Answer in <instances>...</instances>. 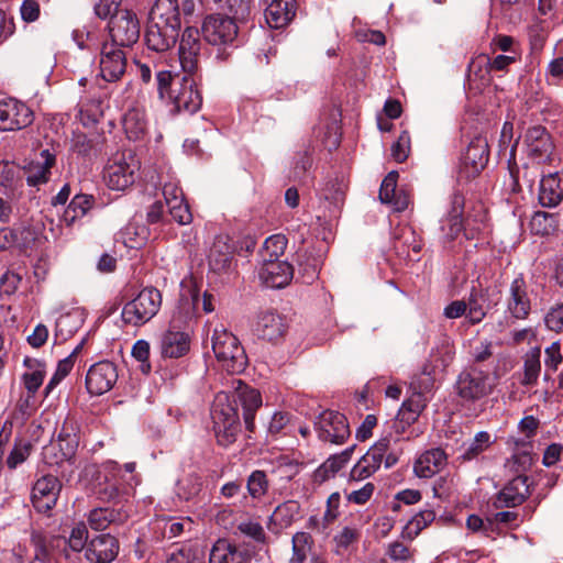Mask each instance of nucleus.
<instances>
[{
    "instance_id": "f257e3e1",
    "label": "nucleus",
    "mask_w": 563,
    "mask_h": 563,
    "mask_svg": "<svg viewBox=\"0 0 563 563\" xmlns=\"http://www.w3.org/2000/svg\"><path fill=\"white\" fill-rule=\"evenodd\" d=\"M212 351L220 366L231 374L243 372L247 356L239 339L224 328H216L212 334Z\"/></svg>"
},
{
    "instance_id": "f03ea898",
    "label": "nucleus",
    "mask_w": 563,
    "mask_h": 563,
    "mask_svg": "<svg viewBox=\"0 0 563 563\" xmlns=\"http://www.w3.org/2000/svg\"><path fill=\"white\" fill-rule=\"evenodd\" d=\"M211 418L218 443L224 446L233 443L240 431V422L236 407L227 393L217 395L211 409Z\"/></svg>"
},
{
    "instance_id": "7ed1b4c3",
    "label": "nucleus",
    "mask_w": 563,
    "mask_h": 563,
    "mask_svg": "<svg viewBox=\"0 0 563 563\" xmlns=\"http://www.w3.org/2000/svg\"><path fill=\"white\" fill-rule=\"evenodd\" d=\"M162 306V295L154 287L142 289L137 296L125 303L122 319L125 323L140 327L153 319Z\"/></svg>"
},
{
    "instance_id": "20e7f679",
    "label": "nucleus",
    "mask_w": 563,
    "mask_h": 563,
    "mask_svg": "<svg viewBox=\"0 0 563 563\" xmlns=\"http://www.w3.org/2000/svg\"><path fill=\"white\" fill-rule=\"evenodd\" d=\"M139 167L131 152L117 153L106 166L103 179L109 188L124 190L134 183Z\"/></svg>"
},
{
    "instance_id": "39448f33",
    "label": "nucleus",
    "mask_w": 563,
    "mask_h": 563,
    "mask_svg": "<svg viewBox=\"0 0 563 563\" xmlns=\"http://www.w3.org/2000/svg\"><path fill=\"white\" fill-rule=\"evenodd\" d=\"M108 24L111 43L118 47H129L140 37V22L136 14L130 10L113 11Z\"/></svg>"
},
{
    "instance_id": "423d86ee",
    "label": "nucleus",
    "mask_w": 563,
    "mask_h": 563,
    "mask_svg": "<svg viewBox=\"0 0 563 563\" xmlns=\"http://www.w3.org/2000/svg\"><path fill=\"white\" fill-rule=\"evenodd\" d=\"M168 100L173 103L176 112H197L202 104V97L198 89L196 76H184L174 84L168 91Z\"/></svg>"
},
{
    "instance_id": "0eeeda50",
    "label": "nucleus",
    "mask_w": 563,
    "mask_h": 563,
    "mask_svg": "<svg viewBox=\"0 0 563 563\" xmlns=\"http://www.w3.org/2000/svg\"><path fill=\"white\" fill-rule=\"evenodd\" d=\"M488 143L484 136H475L464 153L460 167L459 179L472 180L479 175L488 162Z\"/></svg>"
},
{
    "instance_id": "6e6552de",
    "label": "nucleus",
    "mask_w": 563,
    "mask_h": 563,
    "mask_svg": "<svg viewBox=\"0 0 563 563\" xmlns=\"http://www.w3.org/2000/svg\"><path fill=\"white\" fill-rule=\"evenodd\" d=\"M493 389L488 374L477 367L462 372L456 380V393L465 401H476Z\"/></svg>"
},
{
    "instance_id": "1a4fd4ad",
    "label": "nucleus",
    "mask_w": 563,
    "mask_h": 563,
    "mask_svg": "<svg viewBox=\"0 0 563 563\" xmlns=\"http://www.w3.org/2000/svg\"><path fill=\"white\" fill-rule=\"evenodd\" d=\"M201 32L209 44L228 45L236 38L238 25L229 16L220 13L209 14L202 21Z\"/></svg>"
},
{
    "instance_id": "9d476101",
    "label": "nucleus",
    "mask_w": 563,
    "mask_h": 563,
    "mask_svg": "<svg viewBox=\"0 0 563 563\" xmlns=\"http://www.w3.org/2000/svg\"><path fill=\"white\" fill-rule=\"evenodd\" d=\"M33 121L34 113L25 103L12 98L0 101V131L23 130Z\"/></svg>"
},
{
    "instance_id": "9b49d317",
    "label": "nucleus",
    "mask_w": 563,
    "mask_h": 563,
    "mask_svg": "<svg viewBox=\"0 0 563 563\" xmlns=\"http://www.w3.org/2000/svg\"><path fill=\"white\" fill-rule=\"evenodd\" d=\"M454 357V345L449 338L441 339L434 347H432L429 360L422 366L421 378L423 386L421 389L431 390L433 387V375L438 369H444L451 364Z\"/></svg>"
},
{
    "instance_id": "f8f14e48",
    "label": "nucleus",
    "mask_w": 563,
    "mask_h": 563,
    "mask_svg": "<svg viewBox=\"0 0 563 563\" xmlns=\"http://www.w3.org/2000/svg\"><path fill=\"white\" fill-rule=\"evenodd\" d=\"M317 430L322 441L335 444L343 443L350 435V428L344 415L327 410L318 419Z\"/></svg>"
},
{
    "instance_id": "ddd939ff",
    "label": "nucleus",
    "mask_w": 563,
    "mask_h": 563,
    "mask_svg": "<svg viewBox=\"0 0 563 563\" xmlns=\"http://www.w3.org/2000/svg\"><path fill=\"white\" fill-rule=\"evenodd\" d=\"M118 380L115 365L109 361L93 364L86 375V387L91 395H102L109 391Z\"/></svg>"
},
{
    "instance_id": "4468645a",
    "label": "nucleus",
    "mask_w": 563,
    "mask_h": 563,
    "mask_svg": "<svg viewBox=\"0 0 563 563\" xmlns=\"http://www.w3.org/2000/svg\"><path fill=\"white\" fill-rule=\"evenodd\" d=\"M525 143L529 157L538 163L549 161L554 150L551 135L542 125L529 128L525 135Z\"/></svg>"
},
{
    "instance_id": "2eb2a0df",
    "label": "nucleus",
    "mask_w": 563,
    "mask_h": 563,
    "mask_svg": "<svg viewBox=\"0 0 563 563\" xmlns=\"http://www.w3.org/2000/svg\"><path fill=\"white\" fill-rule=\"evenodd\" d=\"M506 302L511 317L518 320L528 318L531 311V300L528 295V285L521 275L511 282Z\"/></svg>"
},
{
    "instance_id": "dca6fc26",
    "label": "nucleus",
    "mask_w": 563,
    "mask_h": 563,
    "mask_svg": "<svg viewBox=\"0 0 563 563\" xmlns=\"http://www.w3.org/2000/svg\"><path fill=\"white\" fill-rule=\"evenodd\" d=\"M60 490V484L56 476L45 475L38 478L32 489L33 506L40 512L51 510L56 501Z\"/></svg>"
},
{
    "instance_id": "f3484780",
    "label": "nucleus",
    "mask_w": 563,
    "mask_h": 563,
    "mask_svg": "<svg viewBox=\"0 0 563 563\" xmlns=\"http://www.w3.org/2000/svg\"><path fill=\"white\" fill-rule=\"evenodd\" d=\"M258 277L266 287L284 288L294 277V267L286 261L268 260L262 263Z\"/></svg>"
},
{
    "instance_id": "a211bd4d",
    "label": "nucleus",
    "mask_w": 563,
    "mask_h": 563,
    "mask_svg": "<svg viewBox=\"0 0 563 563\" xmlns=\"http://www.w3.org/2000/svg\"><path fill=\"white\" fill-rule=\"evenodd\" d=\"M126 58L121 47L104 43L101 48L100 70L107 81H115L125 71Z\"/></svg>"
},
{
    "instance_id": "6ab92c4d",
    "label": "nucleus",
    "mask_w": 563,
    "mask_h": 563,
    "mask_svg": "<svg viewBox=\"0 0 563 563\" xmlns=\"http://www.w3.org/2000/svg\"><path fill=\"white\" fill-rule=\"evenodd\" d=\"M234 246L229 234L216 235L208 256L210 268L218 273H227L231 269Z\"/></svg>"
},
{
    "instance_id": "aec40b11",
    "label": "nucleus",
    "mask_w": 563,
    "mask_h": 563,
    "mask_svg": "<svg viewBox=\"0 0 563 563\" xmlns=\"http://www.w3.org/2000/svg\"><path fill=\"white\" fill-rule=\"evenodd\" d=\"M119 553V542L110 534H100L86 548V558L91 563H110Z\"/></svg>"
},
{
    "instance_id": "412c9836",
    "label": "nucleus",
    "mask_w": 563,
    "mask_h": 563,
    "mask_svg": "<svg viewBox=\"0 0 563 563\" xmlns=\"http://www.w3.org/2000/svg\"><path fill=\"white\" fill-rule=\"evenodd\" d=\"M288 329L284 316L274 310H265L258 314L256 330L264 340L276 342L284 338Z\"/></svg>"
},
{
    "instance_id": "4be33fe9",
    "label": "nucleus",
    "mask_w": 563,
    "mask_h": 563,
    "mask_svg": "<svg viewBox=\"0 0 563 563\" xmlns=\"http://www.w3.org/2000/svg\"><path fill=\"white\" fill-rule=\"evenodd\" d=\"M179 31L175 27L148 21L145 33L147 47L159 53L170 49L176 44Z\"/></svg>"
},
{
    "instance_id": "5701e85b",
    "label": "nucleus",
    "mask_w": 563,
    "mask_h": 563,
    "mask_svg": "<svg viewBox=\"0 0 563 563\" xmlns=\"http://www.w3.org/2000/svg\"><path fill=\"white\" fill-rule=\"evenodd\" d=\"M530 495L529 477L517 475L498 493L497 501L504 507L521 505Z\"/></svg>"
},
{
    "instance_id": "b1692460",
    "label": "nucleus",
    "mask_w": 563,
    "mask_h": 563,
    "mask_svg": "<svg viewBox=\"0 0 563 563\" xmlns=\"http://www.w3.org/2000/svg\"><path fill=\"white\" fill-rule=\"evenodd\" d=\"M235 397L236 398L233 402L239 401L241 404L246 429L250 432H253L254 416L256 410L262 406V396L258 390L244 385L241 380H238Z\"/></svg>"
},
{
    "instance_id": "393cba45",
    "label": "nucleus",
    "mask_w": 563,
    "mask_h": 563,
    "mask_svg": "<svg viewBox=\"0 0 563 563\" xmlns=\"http://www.w3.org/2000/svg\"><path fill=\"white\" fill-rule=\"evenodd\" d=\"M448 463V455L441 448L422 453L415 462L413 471L417 476L430 478L439 473Z\"/></svg>"
},
{
    "instance_id": "a878e982",
    "label": "nucleus",
    "mask_w": 563,
    "mask_h": 563,
    "mask_svg": "<svg viewBox=\"0 0 563 563\" xmlns=\"http://www.w3.org/2000/svg\"><path fill=\"white\" fill-rule=\"evenodd\" d=\"M148 21L180 30L181 20L178 1L156 0L151 9Z\"/></svg>"
},
{
    "instance_id": "bb28decb",
    "label": "nucleus",
    "mask_w": 563,
    "mask_h": 563,
    "mask_svg": "<svg viewBox=\"0 0 563 563\" xmlns=\"http://www.w3.org/2000/svg\"><path fill=\"white\" fill-rule=\"evenodd\" d=\"M55 162L56 157L49 150H42L38 157L31 162L25 170L27 185L40 186L47 183Z\"/></svg>"
},
{
    "instance_id": "cd10ccee",
    "label": "nucleus",
    "mask_w": 563,
    "mask_h": 563,
    "mask_svg": "<svg viewBox=\"0 0 563 563\" xmlns=\"http://www.w3.org/2000/svg\"><path fill=\"white\" fill-rule=\"evenodd\" d=\"M291 543L292 555L288 563H323L314 551L313 539L308 532H296Z\"/></svg>"
},
{
    "instance_id": "c85d7f7f",
    "label": "nucleus",
    "mask_w": 563,
    "mask_h": 563,
    "mask_svg": "<svg viewBox=\"0 0 563 563\" xmlns=\"http://www.w3.org/2000/svg\"><path fill=\"white\" fill-rule=\"evenodd\" d=\"M397 172L388 173L382 183L379 199L383 203L390 205L395 211H402L409 205V196L404 191L397 190Z\"/></svg>"
},
{
    "instance_id": "c756f323",
    "label": "nucleus",
    "mask_w": 563,
    "mask_h": 563,
    "mask_svg": "<svg viewBox=\"0 0 563 563\" xmlns=\"http://www.w3.org/2000/svg\"><path fill=\"white\" fill-rule=\"evenodd\" d=\"M411 386L417 391L402 404L397 415L398 420L407 424L415 422L427 405L423 394L428 390L421 389L423 378L420 377L418 382H412Z\"/></svg>"
},
{
    "instance_id": "7c9ffc66",
    "label": "nucleus",
    "mask_w": 563,
    "mask_h": 563,
    "mask_svg": "<svg viewBox=\"0 0 563 563\" xmlns=\"http://www.w3.org/2000/svg\"><path fill=\"white\" fill-rule=\"evenodd\" d=\"M251 555L227 540H218L210 552L209 563H250Z\"/></svg>"
},
{
    "instance_id": "2f4dec72",
    "label": "nucleus",
    "mask_w": 563,
    "mask_h": 563,
    "mask_svg": "<svg viewBox=\"0 0 563 563\" xmlns=\"http://www.w3.org/2000/svg\"><path fill=\"white\" fill-rule=\"evenodd\" d=\"M296 14V0H273L265 10V19L272 29L286 26Z\"/></svg>"
},
{
    "instance_id": "473e14b6",
    "label": "nucleus",
    "mask_w": 563,
    "mask_h": 563,
    "mask_svg": "<svg viewBox=\"0 0 563 563\" xmlns=\"http://www.w3.org/2000/svg\"><path fill=\"white\" fill-rule=\"evenodd\" d=\"M563 199V179L559 173L544 176L540 181L539 200L544 207H555Z\"/></svg>"
},
{
    "instance_id": "72a5a7b5",
    "label": "nucleus",
    "mask_w": 563,
    "mask_h": 563,
    "mask_svg": "<svg viewBox=\"0 0 563 563\" xmlns=\"http://www.w3.org/2000/svg\"><path fill=\"white\" fill-rule=\"evenodd\" d=\"M161 351L165 357H181L189 351V338L180 331H166L161 339Z\"/></svg>"
},
{
    "instance_id": "f704fd0d",
    "label": "nucleus",
    "mask_w": 563,
    "mask_h": 563,
    "mask_svg": "<svg viewBox=\"0 0 563 563\" xmlns=\"http://www.w3.org/2000/svg\"><path fill=\"white\" fill-rule=\"evenodd\" d=\"M466 305L468 311L466 317L470 319L471 323L475 324L481 322L490 308L488 291L483 288L477 289L473 287Z\"/></svg>"
},
{
    "instance_id": "c9c22d12",
    "label": "nucleus",
    "mask_w": 563,
    "mask_h": 563,
    "mask_svg": "<svg viewBox=\"0 0 563 563\" xmlns=\"http://www.w3.org/2000/svg\"><path fill=\"white\" fill-rule=\"evenodd\" d=\"M354 446H351L340 454L330 456L323 464H321L313 473L316 483H323L330 477L334 476L351 459Z\"/></svg>"
},
{
    "instance_id": "e433bc0d",
    "label": "nucleus",
    "mask_w": 563,
    "mask_h": 563,
    "mask_svg": "<svg viewBox=\"0 0 563 563\" xmlns=\"http://www.w3.org/2000/svg\"><path fill=\"white\" fill-rule=\"evenodd\" d=\"M495 438L487 431L477 432L474 438L463 443L462 461H472L486 452L494 443Z\"/></svg>"
},
{
    "instance_id": "4c0bfd02",
    "label": "nucleus",
    "mask_w": 563,
    "mask_h": 563,
    "mask_svg": "<svg viewBox=\"0 0 563 563\" xmlns=\"http://www.w3.org/2000/svg\"><path fill=\"white\" fill-rule=\"evenodd\" d=\"M125 519L124 512L111 508H96L88 516L89 526L93 530H104L111 523H122Z\"/></svg>"
},
{
    "instance_id": "58836bf2",
    "label": "nucleus",
    "mask_w": 563,
    "mask_h": 563,
    "mask_svg": "<svg viewBox=\"0 0 563 563\" xmlns=\"http://www.w3.org/2000/svg\"><path fill=\"white\" fill-rule=\"evenodd\" d=\"M24 365L30 369L22 375V380L29 395L33 396L42 386L45 377L44 365L40 364L36 360L26 357Z\"/></svg>"
},
{
    "instance_id": "ea45409f",
    "label": "nucleus",
    "mask_w": 563,
    "mask_h": 563,
    "mask_svg": "<svg viewBox=\"0 0 563 563\" xmlns=\"http://www.w3.org/2000/svg\"><path fill=\"white\" fill-rule=\"evenodd\" d=\"M123 128L129 139L140 140L147 129L144 113L137 109L129 110L123 118Z\"/></svg>"
},
{
    "instance_id": "a19ab883",
    "label": "nucleus",
    "mask_w": 563,
    "mask_h": 563,
    "mask_svg": "<svg viewBox=\"0 0 563 563\" xmlns=\"http://www.w3.org/2000/svg\"><path fill=\"white\" fill-rule=\"evenodd\" d=\"M299 512L300 505L295 500H288L276 507L271 519L276 526L287 528L299 518Z\"/></svg>"
},
{
    "instance_id": "79ce46f5",
    "label": "nucleus",
    "mask_w": 563,
    "mask_h": 563,
    "mask_svg": "<svg viewBox=\"0 0 563 563\" xmlns=\"http://www.w3.org/2000/svg\"><path fill=\"white\" fill-rule=\"evenodd\" d=\"M435 518L431 509H424L413 516L401 531V537L412 541L424 528H427Z\"/></svg>"
},
{
    "instance_id": "37998d69",
    "label": "nucleus",
    "mask_w": 563,
    "mask_h": 563,
    "mask_svg": "<svg viewBox=\"0 0 563 563\" xmlns=\"http://www.w3.org/2000/svg\"><path fill=\"white\" fill-rule=\"evenodd\" d=\"M53 443L57 445L60 459L69 461L75 455L78 446V438L76 433H74L73 426L68 427L65 423L58 434L57 441Z\"/></svg>"
},
{
    "instance_id": "c03bdc74",
    "label": "nucleus",
    "mask_w": 563,
    "mask_h": 563,
    "mask_svg": "<svg viewBox=\"0 0 563 563\" xmlns=\"http://www.w3.org/2000/svg\"><path fill=\"white\" fill-rule=\"evenodd\" d=\"M533 464V455L528 445L518 448L516 452L506 461L505 467L518 475L527 472Z\"/></svg>"
},
{
    "instance_id": "a18cd8bd",
    "label": "nucleus",
    "mask_w": 563,
    "mask_h": 563,
    "mask_svg": "<svg viewBox=\"0 0 563 563\" xmlns=\"http://www.w3.org/2000/svg\"><path fill=\"white\" fill-rule=\"evenodd\" d=\"M93 198L89 195H76L64 213V220L70 224L76 219L84 217L92 207Z\"/></svg>"
},
{
    "instance_id": "49530a36",
    "label": "nucleus",
    "mask_w": 563,
    "mask_h": 563,
    "mask_svg": "<svg viewBox=\"0 0 563 563\" xmlns=\"http://www.w3.org/2000/svg\"><path fill=\"white\" fill-rule=\"evenodd\" d=\"M287 238L283 234H274L267 238L261 250L262 263L268 260L279 261L287 247Z\"/></svg>"
},
{
    "instance_id": "de8ad7c7",
    "label": "nucleus",
    "mask_w": 563,
    "mask_h": 563,
    "mask_svg": "<svg viewBox=\"0 0 563 563\" xmlns=\"http://www.w3.org/2000/svg\"><path fill=\"white\" fill-rule=\"evenodd\" d=\"M23 185L20 169L9 163H0V186L13 194Z\"/></svg>"
},
{
    "instance_id": "09e8293b",
    "label": "nucleus",
    "mask_w": 563,
    "mask_h": 563,
    "mask_svg": "<svg viewBox=\"0 0 563 563\" xmlns=\"http://www.w3.org/2000/svg\"><path fill=\"white\" fill-rule=\"evenodd\" d=\"M382 463L372 453L364 454L360 461L351 470V478L354 481H362L373 475Z\"/></svg>"
},
{
    "instance_id": "8fccbe9b",
    "label": "nucleus",
    "mask_w": 563,
    "mask_h": 563,
    "mask_svg": "<svg viewBox=\"0 0 563 563\" xmlns=\"http://www.w3.org/2000/svg\"><path fill=\"white\" fill-rule=\"evenodd\" d=\"M540 354L541 350L539 347H536L527 354L525 360V376L522 379L523 385H533L537 383L541 369Z\"/></svg>"
},
{
    "instance_id": "3c124183",
    "label": "nucleus",
    "mask_w": 563,
    "mask_h": 563,
    "mask_svg": "<svg viewBox=\"0 0 563 563\" xmlns=\"http://www.w3.org/2000/svg\"><path fill=\"white\" fill-rule=\"evenodd\" d=\"M227 12L231 20L236 22H246L252 13L251 0H228Z\"/></svg>"
},
{
    "instance_id": "603ef678",
    "label": "nucleus",
    "mask_w": 563,
    "mask_h": 563,
    "mask_svg": "<svg viewBox=\"0 0 563 563\" xmlns=\"http://www.w3.org/2000/svg\"><path fill=\"white\" fill-rule=\"evenodd\" d=\"M201 49L202 44L200 41L198 29L192 26L186 27L180 36L178 54L181 55L189 52H198Z\"/></svg>"
},
{
    "instance_id": "864d4df0",
    "label": "nucleus",
    "mask_w": 563,
    "mask_h": 563,
    "mask_svg": "<svg viewBox=\"0 0 563 563\" xmlns=\"http://www.w3.org/2000/svg\"><path fill=\"white\" fill-rule=\"evenodd\" d=\"M201 490V481L197 475H188L177 483V495L179 498L189 500Z\"/></svg>"
},
{
    "instance_id": "5fc2aeb1",
    "label": "nucleus",
    "mask_w": 563,
    "mask_h": 563,
    "mask_svg": "<svg viewBox=\"0 0 563 563\" xmlns=\"http://www.w3.org/2000/svg\"><path fill=\"white\" fill-rule=\"evenodd\" d=\"M247 492L254 499L263 497L268 489V481L263 471H254L247 478Z\"/></svg>"
},
{
    "instance_id": "6e6d98bb",
    "label": "nucleus",
    "mask_w": 563,
    "mask_h": 563,
    "mask_svg": "<svg viewBox=\"0 0 563 563\" xmlns=\"http://www.w3.org/2000/svg\"><path fill=\"white\" fill-rule=\"evenodd\" d=\"M544 324L550 331L560 333L563 331V302L555 303L544 314Z\"/></svg>"
},
{
    "instance_id": "4d7b16f0",
    "label": "nucleus",
    "mask_w": 563,
    "mask_h": 563,
    "mask_svg": "<svg viewBox=\"0 0 563 563\" xmlns=\"http://www.w3.org/2000/svg\"><path fill=\"white\" fill-rule=\"evenodd\" d=\"M201 57V51L179 55L180 66L185 76H197L200 68Z\"/></svg>"
},
{
    "instance_id": "13d9d810",
    "label": "nucleus",
    "mask_w": 563,
    "mask_h": 563,
    "mask_svg": "<svg viewBox=\"0 0 563 563\" xmlns=\"http://www.w3.org/2000/svg\"><path fill=\"white\" fill-rule=\"evenodd\" d=\"M167 207L173 220L180 225L189 224L192 221V214L185 199L175 201Z\"/></svg>"
},
{
    "instance_id": "bf43d9fd",
    "label": "nucleus",
    "mask_w": 563,
    "mask_h": 563,
    "mask_svg": "<svg viewBox=\"0 0 563 563\" xmlns=\"http://www.w3.org/2000/svg\"><path fill=\"white\" fill-rule=\"evenodd\" d=\"M410 152V136L407 131H402L398 140L391 146V156L398 162L402 163L407 159Z\"/></svg>"
},
{
    "instance_id": "052dcab7",
    "label": "nucleus",
    "mask_w": 563,
    "mask_h": 563,
    "mask_svg": "<svg viewBox=\"0 0 563 563\" xmlns=\"http://www.w3.org/2000/svg\"><path fill=\"white\" fill-rule=\"evenodd\" d=\"M88 539V530L84 523L76 525L70 532L69 539H68V545L69 548L75 551L79 552L84 550L87 543Z\"/></svg>"
},
{
    "instance_id": "680f3d73",
    "label": "nucleus",
    "mask_w": 563,
    "mask_h": 563,
    "mask_svg": "<svg viewBox=\"0 0 563 563\" xmlns=\"http://www.w3.org/2000/svg\"><path fill=\"white\" fill-rule=\"evenodd\" d=\"M132 355L135 360L141 362V369L147 374L151 371V364L148 363L150 356V344L145 340H139L132 347Z\"/></svg>"
},
{
    "instance_id": "e2e57ef3",
    "label": "nucleus",
    "mask_w": 563,
    "mask_h": 563,
    "mask_svg": "<svg viewBox=\"0 0 563 563\" xmlns=\"http://www.w3.org/2000/svg\"><path fill=\"white\" fill-rule=\"evenodd\" d=\"M13 229H18V244L27 247L31 244L35 243L40 238V230L34 225L21 224L18 227H13Z\"/></svg>"
},
{
    "instance_id": "0e129e2a",
    "label": "nucleus",
    "mask_w": 563,
    "mask_h": 563,
    "mask_svg": "<svg viewBox=\"0 0 563 563\" xmlns=\"http://www.w3.org/2000/svg\"><path fill=\"white\" fill-rule=\"evenodd\" d=\"M238 530L242 534H244L257 542H263L265 540V531H264L263 527L256 521H252V520L243 521V522L239 523Z\"/></svg>"
},
{
    "instance_id": "69168bd1",
    "label": "nucleus",
    "mask_w": 563,
    "mask_h": 563,
    "mask_svg": "<svg viewBox=\"0 0 563 563\" xmlns=\"http://www.w3.org/2000/svg\"><path fill=\"white\" fill-rule=\"evenodd\" d=\"M74 40L80 48H90L96 44V32L91 26L78 27L73 33Z\"/></svg>"
},
{
    "instance_id": "338daca9",
    "label": "nucleus",
    "mask_w": 563,
    "mask_h": 563,
    "mask_svg": "<svg viewBox=\"0 0 563 563\" xmlns=\"http://www.w3.org/2000/svg\"><path fill=\"white\" fill-rule=\"evenodd\" d=\"M544 353V364L547 368L551 371H556L563 360L560 342H553L550 346L545 349Z\"/></svg>"
},
{
    "instance_id": "774afa93",
    "label": "nucleus",
    "mask_w": 563,
    "mask_h": 563,
    "mask_svg": "<svg viewBox=\"0 0 563 563\" xmlns=\"http://www.w3.org/2000/svg\"><path fill=\"white\" fill-rule=\"evenodd\" d=\"M387 555L393 560V561H400V562H406V561H409L412 556V552L410 551V549L405 545L402 542H399V541H394L391 542L389 545H388V549H387Z\"/></svg>"
}]
</instances>
